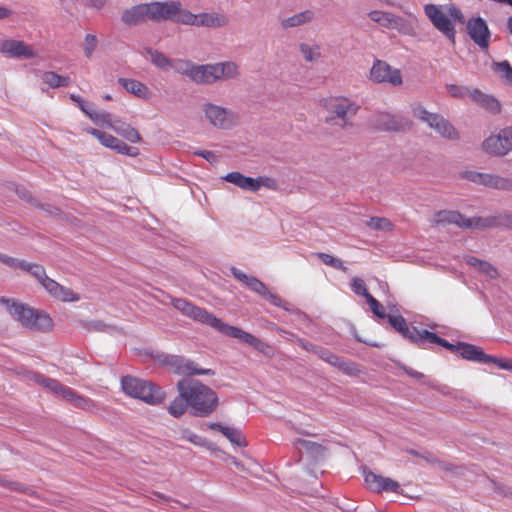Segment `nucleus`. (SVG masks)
<instances>
[{
  "instance_id": "e2e57ef3",
  "label": "nucleus",
  "mask_w": 512,
  "mask_h": 512,
  "mask_svg": "<svg viewBox=\"0 0 512 512\" xmlns=\"http://www.w3.org/2000/svg\"><path fill=\"white\" fill-rule=\"evenodd\" d=\"M447 90L448 92L450 93L451 96L453 97H462L463 96V89L462 87L460 86H457V85H448L447 86Z\"/></svg>"
},
{
  "instance_id": "0e129e2a",
  "label": "nucleus",
  "mask_w": 512,
  "mask_h": 512,
  "mask_svg": "<svg viewBox=\"0 0 512 512\" xmlns=\"http://www.w3.org/2000/svg\"><path fill=\"white\" fill-rule=\"evenodd\" d=\"M231 271H232V274L234 275V277L244 284H246L248 279L250 278V276L246 275L245 273H243L242 271H240L237 268H232Z\"/></svg>"
},
{
  "instance_id": "c85d7f7f",
  "label": "nucleus",
  "mask_w": 512,
  "mask_h": 512,
  "mask_svg": "<svg viewBox=\"0 0 512 512\" xmlns=\"http://www.w3.org/2000/svg\"><path fill=\"white\" fill-rule=\"evenodd\" d=\"M315 17V13L311 9H306L299 13H296L290 17L284 18L281 20V27L283 29H290L299 27L305 24L312 22Z\"/></svg>"
},
{
  "instance_id": "49530a36",
  "label": "nucleus",
  "mask_w": 512,
  "mask_h": 512,
  "mask_svg": "<svg viewBox=\"0 0 512 512\" xmlns=\"http://www.w3.org/2000/svg\"><path fill=\"white\" fill-rule=\"evenodd\" d=\"M98 46L97 36L94 34H87L84 38L83 48L86 58H91L94 51Z\"/></svg>"
},
{
  "instance_id": "5701e85b",
  "label": "nucleus",
  "mask_w": 512,
  "mask_h": 512,
  "mask_svg": "<svg viewBox=\"0 0 512 512\" xmlns=\"http://www.w3.org/2000/svg\"><path fill=\"white\" fill-rule=\"evenodd\" d=\"M149 20L148 3L135 5L122 14V21L129 25L134 26Z\"/></svg>"
},
{
  "instance_id": "680f3d73",
  "label": "nucleus",
  "mask_w": 512,
  "mask_h": 512,
  "mask_svg": "<svg viewBox=\"0 0 512 512\" xmlns=\"http://www.w3.org/2000/svg\"><path fill=\"white\" fill-rule=\"evenodd\" d=\"M195 154L206 159L210 163L217 162V156L212 151L203 150V151L195 152Z\"/></svg>"
},
{
  "instance_id": "864d4df0",
  "label": "nucleus",
  "mask_w": 512,
  "mask_h": 512,
  "mask_svg": "<svg viewBox=\"0 0 512 512\" xmlns=\"http://www.w3.org/2000/svg\"><path fill=\"white\" fill-rule=\"evenodd\" d=\"M70 99L80 108V110L89 116L93 110L91 105L85 102L79 95L71 94Z\"/></svg>"
},
{
  "instance_id": "393cba45",
  "label": "nucleus",
  "mask_w": 512,
  "mask_h": 512,
  "mask_svg": "<svg viewBox=\"0 0 512 512\" xmlns=\"http://www.w3.org/2000/svg\"><path fill=\"white\" fill-rule=\"evenodd\" d=\"M458 352L463 359L469 361L489 363V360H492L491 355L486 354L480 347L469 343L459 342Z\"/></svg>"
},
{
  "instance_id": "7c9ffc66",
  "label": "nucleus",
  "mask_w": 512,
  "mask_h": 512,
  "mask_svg": "<svg viewBox=\"0 0 512 512\" xmlns=\"http://www.w3.org/2000/svg\"><path fill=\"white\" fill-rule=\"evenodd\" d=\"M466 263L491 279L498 277L497 269L487 261L480 260L474 256H468L466 257Z\"/></svg>"
},
{
  "instance_id": "de8ad7c7",
  "label": "nucleus",
  "mask_w": 512,
  "mask_h": 512,
  "mask_svg": "<svg viewBox=\"0 0 512 512\" xmlns=\"http://www.w3.org/2000/svg\"><path fill=\"white\" fill-rule=\"evenodd\" d=\"M72 405L76 408L85 411H92L93 409L96 408V404L92 399L84 397L79 394H77L76 397L74 398Z\"/></svg>"
},
{
  "instance_id": "6e6d98bb",
  "label": "nucleus",
  "mask_w": 512,
  "mask_h": 512,
  "mask_svg": "<svg viewBox=\"0 0 512 512\" xmlns=\"http://www.w3.org/2000/svg\"><path fill=\"white\" fill-rule=\"evenodd\" d=\"M489 363L497 365L500 369L512 371V359L503 360L492 356V360H489Z\"/></svg>"
},
{
  "instance_id": "79ce46f5",
  "label": "nucleus",
  "mask_w": 512,
  "mask_h": 512,
  "mask_svg": "<svg viewBox=\"0 0 512 512\" xmlns=\"http://www.w3.org/2000/svg\"><path fill=\"white\" fill-rule=\"evenodd\" d=\"M225 437L229 439V441L237 446L244 447L247 445L246 441L244 440L241 432L233 427H225L223 429L222 433Z\"/></svg>"
},
{
  "instance_id": "1a4fd4ad",
  "label": "nucleus",
  "mask_w": 512,
  "mask_h": 512,
  "mask_svg": "<svg viewBox=\"0 0 512 512\" xmlns=\"http://www.w3.org/2000/svg\"><path fill=\"white\" fill-rule=\"evenodd\" d=\"M436 224H456L461 228L484 230L496 226L495 217H472L465 218L458 211L442 210L435 214Z\"/></svg>"
},
{
  "instance_id": "37998d69",
  "label": "nucleus",
  "mask_w": 512,
  "mask_h": 512,
  "mask_svg": "<svg viewBox=\"0 0 512 512\" xmlns=\"http://www.w3.org/2000/svg\"><path fill=\"white\" fill-rule=\"evenodd\" d=\"M195 65L196 64H194L190 60H176L172 67L175 69L177 73L185 75L189 79H191Z\"/></svg>"
},
{
  "instance_id": "ddd939ff",
  "label": "nucleus",
  "mask_w": 512,
  "mask_h": 512,
  "mask_svg": "<svg viewBox=\"0 0 512 512\" xmlns=\"http://www.w3.org/2000/svg\"><path fill=\"white\" fill-rule=\"evenodd\" d=\"M483 150L493 156H504L512 150V127L491 134L482 143Z\"/></svg>"
},
{
  "instance_id": "f704fd0d",
  "label": "nucleus",
  "mask_w": 512,
  "mask_h": 512,
  "mask_svg": "<svg viewBox=\"0 0 512 512\" xmlns=\"http://www.w3.org/2000/svg\"><path fill=\"white\" fill-rule=\"evenodd\" d=\"M146 53L150 56L151 62L161 68V69H168L173 66L172 61L166 57L163 53L153 50L152 48H146Z\"/></svg>"
},
{
  "instance_id": "6e6552de",
  "label": "nucleus",
  "mask_w": 512,
  "mask_h": 512,
  "mask_svg": "<svg viewBox=\"0 0 512 512\" xmlns=\"http://www.w3.org/2000/svg\"><path fill=\"white\" fill-rule=\"evenodd\" d=\"M322 106L328 113L325 122L328 124L346 127L349 118L358 111V105L350 99L342 96H331L323 100Z\"/></svg>"
},
{
  "instance_id": "5fc2aeb1",
  "label": "nucleus",
  "mask_w": 512,
  "mask_h": 512,
  "mask_svg": "<svg viewBox=\"0 0 512 512\" xmlns=\"http://www.w3.org/2000/svg\"><path fill=\"white\" fill-rule=\"evenodd\" d=\"M77 394L78 393L75 390L64 385L61 386L58 392V395H60L63 399L70 402L71 404L73 403L74 398L76 397Z\"/></svg>"
},
{
  "instance_id": "bb28decb",
  "label": "nucleus",
  "mask_w": 512,
  "mask_h": 512,
  "mask_svg": "<svg viewBox=\"0 0 512 512\" xmlns=\"http://www.w3.org/2000/svg\"><path fill=\"white\" fill-rule=\"evenodd\" d=\"M178 396L175 397L168 406V412L171 416L179 418L183 416L187 408H189L188 400L183 396L184 384L180 381L177 383Z\"/></svg>"
},
{
  "instance_id": "3c124183",
  "label": "nucleus",
  "mask_w": 512,
  "mask_h": 512,
  "mask_svg": "<svg viewBox=\"0 0 512 512\" xmlns=\"http://www.w3.org/2000/svg\"><path fill=\"white\" fill-rule=\"evenodd\" d=\"M249 289L256 292L259 295L267 294L266 285L255 277L250 276L247 283L245 284Z\"/></svg>"
},
{
  "instance_id": "e433bc0d",
  "label": "nucleus",
  "mask_w": 512,
  "mask_h": 512,
  "mask_svg": "<svg viewBox=\"0 0 512 512\" xmlns=\"http://www.w3.org/2000/svg\"><path fill=\"white\" fill-rule=\"evenodd\" d=\"M294 445L297 448L304 449L307 453H310L313 456L322 455L325 450L321 444L304 439H296Z\"/></svg>"
},
{
  "instance_id": "4be33fe9",
  "label": "nucleus",
  "mask_w": 512,
  "mask_h": 512,
  "mask_svg": "<svg viewBox=\"0 0 512 512\" xmlns=\"http://www.w3.org/2000/svg\"><path fill=\"white\" fill-rule=\"evenodd\" d=\"M365 483L369 487V489L377 492L381 491H391L398 492L400 485L397 481L377 475L373 472H367L364 475Z\"/></svg>"
},
{
  "instance_id": "c03bdc74",
  "label": "nucleus",
  "mask_w": 512,
  "mask_h": 512,
  "mask_svg": "<svg viewBox=\"0 0 512 512\" xmlns=\"http://www.w3.org/2000/svg\"><path fill=\"white\" fill-rule=\"evenodd\" d=\"M478 102L492 113H499L501 110L499 101L492 96L480 95Z\"/></svg>"
},
{
  "instance_id": "7ed1b4c3",
  "label": "nucleus",
  "mask_w": 512,
  "mask_h": 512,
  "mask_svg": "<svg viewBox=\"0 0 512 512\" xmlns=\"http://www.w3.org/2000/svg\"><path fill=\"white\" fill-rule=\"evenodd\" d=\"M181 382L184 384L183 396L194 416L207 417L217 409L219 399L213 389L198 380L182 379Z\"/></svg>"
},
{
  "instance_id": "58836bf2",
  "label": "nucleus",
  "mask_w": 512,
  "mask_h": 512,
  "mask_svg": "<svg viewBox=\"0 0 512 512\" xmlns=\"http://www.w3.org/2000/svg\"><path fill=\"white\" fill-rule=\"evenodd\" d=\"M88 117L94 122V124L107 128H110L113 120L111 114L105 111H95L94 109L89 113Z\"/></svg>"
},
{
  "instance_id": "72a5a7b5",
  "label": "nucleus",
  "mask_w": 512,
  "mask_h": 512,
  "mask_svg": "<svg viewBox=\"0 0 512 512\" xmlns=\"http://www.w3.org/2000/svg\"><path fill=\"white\" fill-rule=\"evenodd\" d=\"M87 132L94 136L103 146L112 150L119 141V139L113 135L95 128H90L87 130Z\"/></svg>"
},
{
  "instance_id": "2eb2a0df",
  "label": "nucleus",
  "mask_w": 512,
  "mask_h": 512,
  "mask_svg": "<svg viewBox=\"0 0 512 512\" xmlns=\"http://www.w3.org/2000/svg\"><path fill=\"white\" fill-rule=\"evenodd\" d=\"M370 79L375 83L400 86L403 83L399 69L393 68L383 60H375L370 69Z\"/></svg>"
},
{
  "instance_id": "4468645a",
  "label": "nucleus",
  "mask_w": 512,
  "mask_h": 512,
  "mask_svg": "<svg viewBox=\"0 0 512 512\" xmlns=\"http://www.w3.org/2000/svg\"><path fill=\"white\" fill-rule=\"evenodd\" d=\"M149 20L154 22H161L166 20H173L180 23L179 19L182 12V4L179 1H164L148 3Z\"/></svg>"
},
{
  "instance_id": "0eeeda50",
  "label": "nucleus",
  "mask_w": 512,
  "mask_h": 512,
  "mask_svg": "<svg viewBox=\"0 0 512 512\" xmlns=\"http://www.w3.org/2000/svg\"><path fill=\"white\" fill-rule=\"evenodd\" d=\"M238 75L239 67L232 61L215 64H196L190 80L197 84H212L217 81L236 78Z\"/></svg>"
},
{
  "instance_id": "423d86ee",
  "label": "nucleus",
  "mask_w": 512,
  "mask_h": 512,
  "mask_svg": "<svg viewBox=\"0 0 512 512\" xmlns=\"http://www.w3.org/2000/svg\"><path fill=\"white\" fill-rule=\"evenodd\" d=\"M121 385L126 395L149 405H159L166 399L164 390L150 381L126 376L122 378Z\"/></svg>"
},
{
  "instance_id": "dca6fc26",
  "label": "nucleus",
  "mask_w": 512,
  "mask_h": 512,
  "mask_svg": "<svg viewBox=\"0 0 512 512\" xmlns=\"http://www.w3.org/2000/svg\"><path fill=\"white\" fill-rule=\"evenodd\" d=\"M368 17L375 23L387 29H395L400 33L410 34L411 28L407 21L396 14L388 11L373 10L368 13Z\"/></svg>"
},
{
  "instance_id": "4d7b16f0",
  "label": "nucleus",
  "mask_w": 512,
  "mask_h": 512,
  "mask_svg": "<svg viewBox=\"0 0 512 512\" xmlns=\"http://www.w3.org/2000/svg\"><path fill=\"white\" fill-rule=\"evenodd\" d=\"M0 486L4 488H8L14 491H20L22 489V485L18 482L10 481L5 477L0 475Z\"/></svg>"
},
{
  "instance_id": "2f4dec72",
  "label": "nucleus",
  "mask_w": 512,
  "mask_h": 512,
  "mask_svg": "<svg viewBox=\"0 0 512 512\" xmlns=\"http://www.w3.org/2000/svg\"><path fill=\"white\" fill-rule=\"evenodd\" d=\"M426 343L441 345L452 352H458L459 350V343L451 344L447 342L445 339L439 337L436 333L430 332L428 330H423L421 347L426 348Z\"/></svg>"
},
{
  "instance_id": "052dcab7",
  "label": "nucleus",
  "mask_w": 512,
  "mask_h": 512,
  "mask_svg": "<svg viewBox=\"0 0 512 512\" xmlns=\"http://www.w3.org/2000/svg\"><path fill=\"white\" fill-rule=\"evenodd\" d=\"M262 297L268 299L274 306L284 307L282 299L278 295L271 293L268 289L267 294H263Z\"/></svg>"
},
{
  "instance_id": "473e14b6",
  "label": "nucleus",
  "mask_w": 512,
  "mask_h": 512,
  "mask_svg": "<svg viewBox=\"0 0 512 512\" xmlns=\"http://www.w3.org/2000/svg\"><path fill=\"white\" fill-rule=\"evenodd\" d=\"M43 81L51 88L65 87L70 83V78L61 76L55 72H45L42 76Z\"/></svg>"
},
{
  "instance_id": "774afa93",
  "label": "nucleus",
  "mask_w": 512,
  "mask_h": 512,
  "mask_svg": "<svg viewBox=\"0 0 512 512\" xmlns=\"http://www.w3.org/2000/svg\"><path fill=\"white\" fill-rule=\"evenodd\" d=\"M30 379L32 381H34L35 383L39 384V385H44L45 384V381H46V377H44L43 375L41 374H38V373H31L30 374Z\"/></svg>"
},
{
  "instance_id": "39448f33",
  "label": "nucleus",
  "mask_w": 512,
  "mask_h": 512,
  "mask_svg": "<svg viewBox=\"0 0 512 512\" xmlns=\"http://www.w3.org/2000/svg\"><path fill=\"white\" fill-rule=\"evenodd\" d=\"M0 303L6 307L11 316L26 328L46 332L53 327V321L46 313L31 309L13 299L2 297Z\"/></svg>"
},
{
  "instance_id": "20e7f679",
  "label": "nucleus",
  "mask_w": 512,
  "mask_h": 512,
  "mask_svg": "<svg viewBox=\"0 0 512 512\" xmlns=\"http://www.w3.org/2000/svg\"><path fill=\"white\" fill-rule=\"evenodd\" d=\"M424 13L432 25L452 41L455 39L456 23H465L464 14L460 8L452 3L445 5L426 4L424 5Z\"/></svg>"
},
{
  "instance_id": "69168bd1",
  "label": "nucleus",
  "mask_w": 512,
  "mask_h": 512,
  "mask_svg": "<svg viewBox=\"0 0 512 512\" xmlns=\"http://www.w3.org/2000/svg\"><path fill=\"white\" fill-rule=\"evenodd\" d=\"M256 180H261V186H265L270 189H276V182L275 180L268 178V177H259L256 178Z\"/></svg>"
},
{
  "instance_id": "603ef678",
  "label": "nucleus",
  "mask_w": 512,
  "mask_h": 512,
  "mask_svg": "<svg viewBox=\"0 0 512 512\" xmlns=\"http://www.w3.org/2000/svg\"><path fill=\"white\" fill-rule=\"evenodd\" d=\"M336 367L340 371H342L348 375H356L359 372L356 364H354L352 362H345V361H342L341 359L339 360V364Z\"/></svg>"
},
{
  "instance_id": "c9c22d12",
  "label": "nucleus",
  "mask_w": 512,
  "mask_h": 512,
  "mask_svg": "<svg viewBox=\"0 0 512 512\" xmlns=\"http://www.w3.org/2000/svg\"><path fill=\"white\" fill-rule=\"evenodd\" d=\"M299 50L307 62L317 61L321 57L320 46L301 43Z\"/></svg>"
},
{
  "instance_id": "6ab92c4d",
  "label": "nucleus",
  "mask_w": 512,
  "mask_h": 512,
  "mask_svg": "<svg viewBox=\"0 0 512 512\" xmlns=\"http://www.w3.org/2000/svg\"><path fill=\"white\" fill-rule=\"evenodd\" d=\"M203 112L211 125L217 128H228L233 123L232 113L221 106L206 103L203 105Z\"/></svg>"
},
{
  "instance_id": "a878e982",
  "label": "nucleus",
  "mask_w": 512,
  "mask_h": 512,
  "mask_svg": "<svg viewBox=\"0 0 512 512\" xmlns=\"http://www.w3.org/2000/svg\"><path fill=\"white\" fill-rule=\"evenodd\" d=\"M110 129L131 143H139L142 140L141 135L135 128L120 119H113Z\"/></svg>"
},
{
  "instance_id": "f03ea898",
  "label": "nucleus",
  "mask_w": 512,
  "mask_h": 512,
  "mask_svg": "<svg viewBox=\"0 0 512 512\" xmlns=\"http://www.w3.org/2000/svg\"><path fill=\"white\" fill-rule=\"evenodd\" d=\"M0 261L13 269H21L30 273L53 298L63 302L78 301L79 296L70 288L57 283L46 275L43 266L35 263H28L0 253Z\"/></svg>"
},
{
  "instance_id": "aec40b11",
  "label": "nucleus",
  "mask_w": 512,
  "mask_h": 512,
  "mask_svg": "<svg viewBox=\"0 0 512 512\" xmlns=\"http://www.w3.org/2000/svg\"><path fill=\"white\" fill-rule=\"evenodd\" d=\"M467 32L470 38L480 47L487 48L490 42V31L484 19L471 18L467 22Z\"/></svg>"
},
{
  "instance_id": "4c0bfd02",
  "label": "nucleus",
  "mask_w": 512,
  "mask_h": 512,
  "mask_svg": "<svg viewBox=\"0 0 512 512\" xmlns=\"http://www.w3.org/2000/svg\"><path fill=\"white\" fill-rule=\"evenodd\" d=\"M493 71L506 83L512 85V67L507 61L494 63Z\"/></svg>"
},
{
  "instance_id": "f257e3e1",
  "label": "nucleus",
  "mask_w": 512,
  "mask_h": 512,
  "mask_svg": "<svg viewBox=\"0 0 512 512\" xmlns=\"http://www.w3.org/2000/svg\"><path fill=\"white\" fill-rule=\"evenodd\" d=\"M172 305L183 315L192 318L195 321H199L203 324H206L226 336L238 339L239 341L252 346L253 348H255L256 350L263 354H267L270 351V346L267 343L258 339L251 333H248L238 327L224 323L221 319L209 313L204 308L195 306L192 303L186 301L185 299H173Z\"/></svg>"
},
{
  "instance_id": "9b49d317",
  "label": "nucleus",
  "mask_w": 512,
  "mask_h": 512,
  "mask_svg": "<svg viewBox=\"0 0 512 512\" xmlns=\"http://www.w3.org/2000/svg\"><path fill=\"white\" fill-rule=\"evenodd\" d=\"M413 116L426 122L432 129H434L442 137L455 140L459 137L458 132L453 125L444 117L428 112L421 106H416L412 110Z\"/></svg>"
},
{
  "instance_id": "a19ab883",
  "label": "nucleus",
  "mask_w": 512,
  "mask_h": 512,
  "mask_svg": "<svg viewBox=\"0 0 512 512\" xmlns=\"http://www.w3.org/2000/svg\"><path fill=\"white\" fill-rule=\"evenodd\" d=\"M316 255L325 265L337 270H341L343 272L347 271V267L343 264V262L340 259L323 252H318Z\"/></svg>"
},
{
  "instance_id": "a211bd4d",
  "label": "nucleus",
  "mask_w": 512,
  "mask_h": 512,
  "mask_svg": "<svg viewBox=\"0 0 512 512\" xmlns=\"http://www.w3.org/2000/svg\"><path fill=\"white\" fill-rule=\"evenodd\" d=\"M0 52L12 58L32 59L37 56L32 46L22 40L6 39L0 45Z\"/></svg>"
},
{
  "instance_id": "bf43d9fd",
  "label": "nucleus",
  "mask_w": 512,
  "mask_h": 512,
  "mask_svg": "<svg viewBox=\"0 0 512 512\" xmlns=\"http://www.w3.org/2000/svg\"><path fill=\"white\" fill-rule=\"evenodd\" d=\"M43 387L51 390L52 392H54L55 394H58L62 384L55 380V379H52V378H47L46 381H45V384L42 385Z\"/></svg>"
},
{
  "instance_id": "a18cd8bd",
  "label": "nucleus",
  "mask_w": 512,
  "mask_h": 512,
  "mask_svg": "<svg viewBox=\"0 0 512 512\" xmlns=\"http://www.w3.org/2000/svg\"><path fill=\"white\" fill-rule=\"evenodd\" d=\"M350 285H351L352 291L357 295L363 296L365 298V300H367L368 297L371 296V294L367 290L366 284L363 279H361L359 277H353L351 279Z\"/></svg>"
},
{
  "instance_id": "09e8293b",
  "label": "nucleus",
  "mask_w": 512,
  "mask_h": 512,
  "mask_svg": "<svg viewBox=\"0 0 512 512\" xmlns=\"http://www.w3.org/2000/svg\"><path fill=\"white\" fill-rule=\"evenodd\" d=\"M366 302L369 305L371 311L373 312V314L375 316H377L381 319H384L388 316L385 313L384 306L377 299H375L372 295L368 297Z\"/></svg>"
},
{
  "instance_id": "f8f14e48",
  "label": "nucleus",
  "mask_w": 512,
  "mask_h": 512,
  "mask_svg": "<svg viewBox=\"0 0 512 512\" xmlns=\"http://www.w3.org/2000/svg\"><path fill=\"white\" fill-rule=\"evenodd\" d=\"M180 24L197 27L219 28L228 24L229 19L226 15L218 12H204L194 14L189 10H184L180 16Z\"/></svg>"
},
{
  "instance_id": "cd10ccee",
  "label": "nucleus",
  "mask_w": 512,
  "mask_h": 512,
  "mask_svg": "<svg viewBox=\"0 0 512 512\" xmlns=\"http://www.w3.org/2000/svg\"><path fill=\"white\" fill-rule=\"evenodd\" d=\"M377 128L388 131H401L409 126L408 121L390 114H381L378 116Z\"/></svg>"
},
{
  "instance_id": "8fccbe9b",
  "label": "nucleus",
  "mask_w": 512,
  "mask_h": 512,
  "mask_svg": "<svg viewBox=\"0 0 512 512\" xmlns=\"http://www.w3.org/2000/svg\"><path fill=\"white\" fill-rule=\"evenodd\" d=\"M113 150L119 154L136 157L139 155V149L136 147L128 146L126 143L119 139Z\"/></svg>"
},
{
  "instance_id": "9d476101",
  "label": "nucleus",
  "mask_w": 512,
  "mask_h": 512,
  "mask_svg": "<svg viewBox=\"0 0 512 512\" xmlns=\"http://www.w3.org/2000/svg\"><path fill=\"white\" fill-rule=\"evenodd\" d=\"M156 361L178 375H215L212 369L199 368L197 363L183 356L159 354L156 356Z\"/></svg>"
},
{
  "instance_id": "ea45409f",
  "label": "nucleus",
  "mask_w": 512,
  "mask_h": 512,
  "mask_svg": "<svg viewBox=\"0 0 512 512\" xmlns=\"http://www.w3.org/2000/svg\"><path fill=\"white\" fill-rule=\"evenodd\" d=\"M366 225L373 230L391 231L393 230L392 222L384 217H371Z\"/></svg>"
},
{
  "instance_id": "c756f323",
  "label": "nucleus",
  "mask_w": 512,
  "mask_h": 512,
  "mask_svg": "<svg viewBox=\"0 0 512 512\" xmlns=\"http://www.w3.org/2000/svg\"><path fill=\"white\" fill-rule=\"evenodd\" d=\"M118 82L126 91L139 98H147L149 95L148 87L140 81L129 78H119Z\"/></svg>"
},
{
  "instance_id": "f3484780",
  "label": "nucleus",
  "mask_w": 512,
  "mask_h": 512,
  "mask_svg": "<svg viewBox=\"0 0 512 512\" xmlns=\"http://www.w3.org/2000/svg\"><path fill=\"white\" fill-rule=\"evenodd\" d=\"M462 177L474 182L476 184H481L484 186L501 189V190H511L512 189V180L509 178H504L494 174L481 173L476 171H465L462 174Z\"/></svg>"
},
{
  "instance_id": "13d9d810",
  "label": "nucleus",
  "mask_w": 512,
  "mask_h": 512,
  "mask_svg": "<svg viewBox=\"0 0 512 512\" xmlns=\"http://www.w3.org/2000/svg\"><path fill=\"white\" fill-rule=\"evenodd\" d=\"M320 357L325 362H327V363H329V364H331V365H333L335 367L339 364L340 358L337 355H335V354H333L331 352L322 351L321 354H320Z\"/></svg>"
},
{
  "instance_id": "b1692460",
  "label": "nucleus",
  "mask_w": 512,
  "mask_h": 512,
  "mask_svg": "<svg viewBox=\"0 0 512 512\" xmlns=\"http://www.w3.org/2000/svg\"><path fill=\"white\" fill-rule=\"evenodd\" d=\"M223 179L246 191L256 192L261 187V180L247 177L240 172H230Z\"/></svg>"
},
{
  "instance_id": "412c9836",
  "label": "nucleus",
  "mask_w": 512,
  "mask_h": 512,
  "mask_svg": "<svg viewBox=\"0 0 512 512\" xmlns=\"http://www.w3.org/2000/svg\"><path fill=\"white\" fill-rule=\"evenodd\" d=\"M390 325L410 342L422 346V332L415 327L410 328L402 315H388L386 317Z\"/></svg>"
},
{
  "instance_id": "338daca9",
  "label": "nucleus",
  "mask_w": 512,
  "mask_h": 512,
  "mask_svg": "<svg viewBox=\"0 0 512 512\" xmlns=\"http://www.w3.org/2000/svg\"><path fill=\"white\" fill-rule=\"evenodd\" d=\"M186 439H187L189 442H191V443H193V444H195V445H198V446H201V445H203V444H204V439H203V438H201L200 436H198V435L194 434V433H190V434H188V435L186 436Z\"/></svg>"
}]
</instances>
